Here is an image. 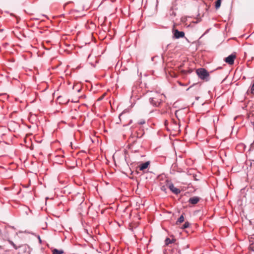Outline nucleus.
<instances>
[{
	"mask_svg": "<svg viewBox=\"0 0 254 254\" xmlns=\"http://www.w3.org/2000/svg\"><path fill=\"white\" fill-rule=\"evenodd\" d=\"M174 36L176 39L183 38L185 36V33L183 31H179L178 30H175L174 33Z\"/></svg>",
	"mask_w": 254,
	"mask_h": 254,
	"instance_id": "5",
	"label": "nucleus"
},
{
	"mask_svg": "<svg viewBox=\"0 0 254 254\" xmlns=\"http://www.w3.org/2000/svg\"><path fill=\"white\" fill-rule=\"evenodd\" d=\"M184 221V217L183 215H182L178 219V220L176 222L177 224H179L180 223H182Z\"/></svg>",
	"mask_w": 254,
	"mask_h": 254,
	"instance_id": "10",
	"label": "nucleus"
},
{
	"mask_svg": "<svg viewBox=\"0 0 254 254\" xmlns=\"http://www.w3.org/2000/svg\"><path fill=\"white\" fill-rule=\"evenodd\" d=\"M196 73L201 79L208 80L207 78L209 77V73L204 68H199L196 70Z\"/></svg>",
	"mask_w": 254,
	"mask_h": 254,
	"instance_id": "2",
	"label": "nucleus"
},
{
	"mask_svg": "<svg viewBox=\"0 0 254 254\" xmlns=\"http://www.w3.org/2000/svg\"><path fill=\"white\" fill-rule=\"evenodd\" d=\"M132 122V120H130V121H129V124H131Z\"/></svg>",
	"mask_w": 254,
	"mask_h": 254,
	"instance_id": "17",
	"label": "nucleus"
},
{
	"mask_svg": "<svg viewBox=\"0 0 254 254\" xmlns=\"http://www.w3.org/2000/svg\"><path fill=\"white\" fill-rule=\"evenodd\" d=\"M53 254H63L64 253V251L63 250H59L56 249H54L52 251Z\"/></svg>",
	"mask_w": 254,
	"mask_h": 254,
	"instance_id": "9",
	"label": "nucleus"
},
{
	"mask_svg": "<svg viewBox=\"0 0 254 254\" xmlns=\"http://www.w3.org/2000/svg\"><path fill=\"white\" fill-rule=\"evenodd\" d=\"M149 165V162H148V161L144 163H142V164H141V165L139 167L140 170L143 171L144 169H146L148 167Z\"/></svg>",
	"mask_w": 254,
	"mask_h": 254,
	"instance_id": "7",
	"label": "nucleus"
},
{
	"mask_svg": "<svg viewBox=\"0 0 254 254\" xmlns=\"http://www.w3.org/2000/svg\"><path fill=\"white\" fill-rule=\"evenodd\" d=\"M174 241L175 240L173 239L171 240L169 238H167L165 240V244L166 245H168L170 244L173 243Z\"/></svg>",
	"mask_w": 254,
	"mask_h": 254,
	"instance_id": "11",
	"label": "nucleus"
},
{
	"mask_svg": "<svg viewBox=\"0 0 254 254\" xmlns=\"http://www.w3.org/2000/svg\"><path fill=\"white\" fill-rule=\"evenodd\" d=\"M162 95L157 93H155V95L149 99V102L154 106H158L161 102L160 97H162Z\"/></svg>",
	"mask_w": 254,
	"mask_h": 254,
	"instance_id": "1",
	"label": "nucleus"
},
{
	"mask_svg": "<svg viewBox=\"0 0 254 254\" xmlns=\"http://www.w3.org/2000/svg\"><path fill=\"white\" fill-rule=\"evenodd\" d=\"M168 186L167 185V180L165 181V185H161L160 189L161 190L166 192L167 189L168 188Z\"/></svg>",
	"mask_w": 254,
	"mask_h": 254,
	"instance_id": "8",
	"label": "nucleus"
},
{
	"mask_svg": "<svg viewBox=\"0 0 254 254\" xmlns=\"http://www.w3.org/2000/svg\"><path fill=\"white\" fill-rule=\"evenodd\" d=\"M11 245H13V246H14V243H13V242H11Z\"/></svg>",
	"mask_w": 254,
	"mask_h": 254,
	"instance_id": "18",
	"label": "nucleus"
},
{
	"mask_svg": "<svg viewBox=\"0 0 254 254\" xmlns=\"http://www.w3.org/2000/svg\"><path fill=\"white\" fill-rule=\"evenodd\" d=\"M199 197L197 196H194L192 197H190L189 199V202L192 204H195L198 203V202L199 201Z\"/></svg>",
	"mask_w": 254,
	"mask_h": 254,
	"instance_id": "6",
	"label": "nucleus"
},
{
	"mask_svg": "<svg viewBox=\"0 0 254 254\" xmlns=\"http://www.w3.org/2000/svg\"><path fill=\"white\" fill-rule=\"evenodd\" d=\"M235 58L236 56L235 55L231 54L225 59V62L228 64L232 65L234 64Z\"/></svg>",
	"mask_w": 254,
	"mask_h": 254,
	"instance_id": "4",
	"label": "nucleus"
},
{
	"mask_svg": "<svg viewBox=\"0 0 254 254\" xmlns=\"http://www.w3.org/2000/svg\"><path fill=\"white\" fill-rule=\"evenodd\" d=\"M11 245H13V246H14V243H13V242H11Z\"/></svg>",
	"mask_w": 254,
	"mask_h": 254,
	"instance_id": "19",
	"label": "nucleus"
},
{
	"mask_svg": "<svg viewBox=\"0 0 254 254\" xmlns=\"http://www.w3.org/2000/svg\"><path fill=\"white\" fill-rule=\"evenodd\" d=\"M167 185L168 188L175 194H178L180 192V190L175 188L174 185L168 180H167Z\"/></svg>",
	"mask_w": 254,
	"mask_h": 254,
	"instance_id": "3",
	"label": "nucleus"
},
{
	"mask_svg": "<svg viewBox=\"0 0 254 254\" xmlns=\"http://www.w3.org/2000/svg\"><path fill=\"white\" fill-rule=\"evenodd\" d=\"M169 14L171 17V18H173L176 16V12L174 11L173 9L171 8L169 11Z\"/></svg>",
	"mask_w": 254,
	"mask_h": 254,
	"instance_id": "12",
	"label": "nucleus"
},
{
	"mask_svg": "<svg viewBox=\"0 0 254 254\" xmlns=\"http://www.w3.org/2000/svg\"><path fill=\"white\" fill-rule=\"evenodd\" d=\"M38 239H39L40 241H41V239H40V236H38Z\"/></svg>",
	"mask_w": 254,
	"mask_h": 254,
	"instance_id": "20",
	"label": "nucleus"
},
{
	"mask_svg": "<svg viewBox=\"0 0 254 254\" xmlns=\"http://www.w3.org/2000/svg\"><path fill=\"white\" fill-rule=\"evenodd\" d=\"M221 0H217V1L215 2V8L216 9H218L220 7L221 5Z\"/></svg>",
	"mask_w": 254,
	"mask_h": 254,
	"instance_id": "13",
	"label": "nucleus"
},
{
	"mask_svg": "<svg viewBox=\"0 0 254 254\" xmlns=\"http://www.w3.org/2000/svg\"><path fill=\"white\" fill-rule=\"evenodd\" d=\"M145 123V121L144 120L141 121L139 122H138V124L139 125H143Z\"/></svg>",
	"mask_w": 254,
	"mask_h": 254,
	"instance_id": "16",
	"label": "nucleus"
},
{
	"mask_svg": "<svg viewBox=\"0 0 254 254\" xmlns=\"http://www.w3.org/2000/svg\"><path fill=\"white\" fill-rule=\"evenodd\" d=\"M254 149V141L251 143V144L250 145V150H253Z\"/></svg>",
	"mask_w": 254,
	"mask_h": 254,
	"instance_id": "15",
	"label": "nucleus"
},
{
	"mask_svg": "<svg viewBox=\"0 0 254 254\" xmlns=\"http://www.w3.org/2000/svg\"><path fill=\"white\" fill-rule=\"evenodd\" d=\"M190 224L188 222H186L183 226V229L187 228L190 226Z\"/></svg>",
	"mask_w": 254,
	"mask_h": 254,
	"instance_id": "14",
	"label": "nucleus"
}]
</instances>
